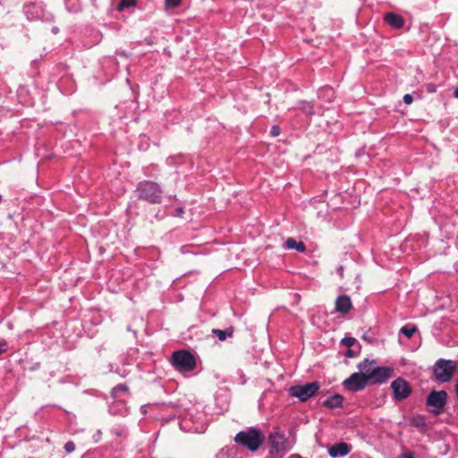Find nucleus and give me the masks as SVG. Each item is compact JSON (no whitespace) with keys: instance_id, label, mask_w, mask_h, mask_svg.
<instances>
[{"instance_id":"24","label":"nucleus","mask_w":458,"mask_h":458,"mask_svg":"<svg viewBox=\"0 0 458 458\" xmlns=\"http://www.w3.org/2000/svg\"><path fill=\"white\" fill-rule=\"evenodd\" d=\"M109 370L118 374L121 377H125L129 374V371L124 367L119 368L118 366L112 363L109 364Z\"/></svg>"},{"instance_id":"2","label":"nucleus","mask_w":458,"mask_h":458,"mask_svg":"<svg viewBox=\"0 0 458 458\" xmlns=\"http://www.w3.org/2000/svg\"><path fill=\"white\" fill-rule=\"evenodd\" d=\"M234 441L249 451L255 452L259 450L264 443L265 435L259 428L250 427L237 433Z\"/></svg>"},{"instance_id":"20","label":"nucleus","mask_w":458,"mask_h":458,"mask_svg":"<svg viewBox=\"0 0 458 458\" xmlns=\"http://www.w3.org/2000/svg\"><path fill=\"white\" fill-rule=\"evenodd\" d=\"M300 110L309 117H311L315 114L314 106L311 102L301 100L299 102Z\"/></svg>"},{"instance_id":"37","label":"nucleus","mask_w":458,"mask_h":458,"mask_svg":"<svg viewBox=\"0 0 458 458\" xmlns=\"http://www.w3.org/2000/svg\"><path fill=\"white\" fill-rule=\"evenodd\" d=\"M324 91L326 93H327L328 95H330L331 97H334L335 93H334V91H333V89L331 88H327V89H324Z\"/></svg>"},{"instance_id":"18","label":"nucleus","mask_w":458,"mask_h":458,"mask_svg":"<svg viewBox=\"0 0 458 458\" xmlns=\"http://www.w3.org/2000/svg\"><path fill=\"white\" fill-rule=\"evenodd\" d=\"M285 247L289 250H295L298 252H304L306 250V246L302 242H297L293 238H288L285 242Z\"/></svg>"},{"instance_id":"19","label":"nucleus","mask_w":458,"mask_h":458,"mask_svg":"<svg viewBox=\"0 0 458 458\" xmlns=\"http://www.w3.org/2000/svg\"><path fill=\"white\" fill-rule=\"evenodd\" d=\"M212 335H216L220 341H225L227 338L233 337V328L232 327L225 330L214 328L212 329Z\"/></svg>"},{"instance_id":"16","label":"nucleus","mask_w":458,"mask_h":458,"mask_svg":"<svg viewBox=\"0 0 458 458\" xmlns=\"http://www.w3.org/2000/svg\"><path fill=\"white\" fill-rule=\"evenodd\" d=\"M384 20L387 22L391 27L394 29H401L404 25L403 18L394 13H387L384 16Z\"/></svg>"},{"instance_id":"4","label":"nucleus","mask_w":458,"mask_h":458,"mask_svg":"<svg viewBox=\"0 0 458 458\" xmlns=\"http://www.w3.org/2000/svg\"><path fill=\"white\" fill-rule=\"evenodd\" d=\"M457 369V361L440 358L432 367L433 379L437 383H448L453 379Z\"/></svg>"},{"instance_id":"15","label":"nucleus","mask_w":458,"mask_h":458,"mask_svg":"<svg viewBox=\"0 0 458 458\" xmlns=\"http://www.w3.org/2000/svg\"><path fill=\"white\" fill-rule=\"evenodd\" d=\"M359 373H360L367 380L369 379V372L377 367L376 360L364 359L358 364Z\"/></svg>"},{"instance_id":"38","label":"nucleus","mask_w":458,"mask_h":458,"mask_svg":"<svg viewBox=\"0 0 458 458\" xmlns=\"http://www.w3.org/2000/svg\"><path fill=\"white\" fill-rule=\"evenodd\" d=\"M337 272H338L339 276H340L341 277H343V276H344V267H343V266H339V267H337Z\"/></svg>"},{"instance_id":"22","label":"nucleus","mask_w":458,"mask_h":458,"mask_svg":"<svg viewBox=\"0 0 458 458\" xmlns=\"http://www.w3.org/2000/svg\"><path fill=\"white\" fill-rule=\"evenodd\" d=\"M411 424L420 429V431H426L427 429V424L425 422V419L423 416H416V417H413L411 420Z\"/></svg>"},{"instance_id":"42","label":"nucleus","mask_w":458,"mask_h":458,"mask_svg":"<svg viewBox=\"0 0 458 458\" xmlns=\"http://www.w3.org/2000/svg\"><path fill=\"white\" fill-rule=\"evenodd\" d=\"M454 97L455 98H458V87H457V88L454 89Z\"/></svg>"},{"instance_id":"6","label":"nucleus","mask_w":458,"mask_h":458,"mask_svg":"<svg viewBox=\"0 0 458 458\" xmlns=\"http://www.w3.org/2000/svg\"><path fill=\"white\" fill-rule=\"evenodd\" d=\"M321 387L318 381H312L303 385H294L288 388V394L292 397H296L300 402H307L310 398L315 396Z\"/></svg>"},{"instance_id":"21","label":"nucleus","mask_w":458,"mask_h":458,"mask_svg":"<svg viewBox=\"0 0 458 458\" xmlns=\"http://www.w3.org/2000/svg\"><path fill=\"white\" fill-rule=\"evenodd\" d=\"M110 431L112 435L118 437L126 438L128 437V428L124 425H114Z\"/></svg>"},{"instance_id":"23","label":"nucleus","mask_w":458,"mask_h":458,"mask_svg":"<svg viewBox=\"0 0 458 458\" xmlns=\"http://www.w3.org/2000/svg\"><path fill=\"white\" fill-rule=\"evenodd\" d=\"M418 330L414 325H406L401 327L399 334L405 335L407 338H411L414 333Z\"/></svg>"},{"instance_id":"39","label":"nucleus","mask_w":458,"mask_h":458,"mask_svg":"<svg viewBox=\"0 0 458 458\" xmlns=\"http://www.w3.org/2000/svg\"><path fill=\"white\" fill-rule=\"evenodd\" d=\"M428 90L429 92H434V91H436V88H435V86H434V85H428Z\"/></svg>"},{"instance_id":"14","label":"nucleus","mask_w":458,"mask_h":458,"mask_svg":"<svg viewBox=\"0 0 458 458\" xmlns=\"http://www.w3.org/2000/svg\"><path fill=\"white\" fill-rule=\"evenodd\" d=\"M335 305L337 312L347 313L352 309L351 298L346 294L339 295Z\"/></svg>"},{"instance_id":"3","label":"nucleus","mask_w":458,"mask_h":458,"mask_svg":"<svg viewBox=\"0 0 458 458\" xmlns=\"http://www.w3.org/2000/svg\"><path fill=\"white\" fill-rule=\"evenodd\" d=\"M267 449L271 458H283L284 456L291 446L284 431L276 428L268 434Z\"/></svg>"},{"instance_id":"33","label":"nucleus","mask_w":458,"mask_h":458,"mask_svg":"<svg viewBox=\"0 0 458 458\" xmlns=\"http://www.w3.org/2000/svg\"><path fill=\"white\" fill-rule=\"evenodd\" d=\"M183 214H184V208L182 207H178L175 208L174 216L182 217L183 216Z\"/></svg>"},{"instance_id":"44","label":"nucleus","mask_w":458,"mask_h":458,"mask_svg":"<svg viewBox=\"0 0 458 458\" xmlns=\"http://www.w3.org/2000/svg\"><path fill=\"white\" fill-rule=\"evenodd\" d=\"M155 217L157 219V220H160L163 218V216H160L159 213H157Z\"/></svg>"},{"instance_id":"35","label":"nucleus","mask_w":458,"mask_h":458,"mask_svg":"<svg viewBox=\"0 0 458 458\" xmlns=\"http://www.w3.org/2000/svg\"><path fill=\"white\" fill-rule=\"evenodd\" d=\"M401 458H415L413 454L411 452H405L402 454Z\"/></svg>"},{"instance_id":"34","label":"nucleus","mask_w":458,"mask_h":458,"mask_svg":"<svg viewBox=\"0 0 458 458\" xmlns=\"http://www.w3.org/2000/svg\"><path fill=\"white\" fill-rule=\"evenodd\" d=\"M413 101V97L410 94H405L403 96V102L406 104V105H411Z\"/></svg>"},{"instance_id":"26","label":"nucleus","mask_w":458,"mask_h":458,"mask_svg":"<svg viewBox=\"0 0 458 458\" xmlns=\"http://www.w3.org/2000/svg\"><path fill=\"white\" fill-rule=\"evenodd\" d=\"M356 343V339L352 336L344 337L341 340V344L346 347H352Z\"/></svg>"},{"instance_id":"36","label":"nucleus","mask_w":458,"mask_h":458,"mask_svg":"<svg viewBox=\"0 0 458 458\" xmlns=\"http://www.w3.org/2000/svg\"><path fill=\"white\" fill-rule=\"evenodd\" d=\"M109 412H110L111 414H113V415H116V414L118 413V411H117V409H116L115 405H111V406L109 407Z\"/></svg>"},{"instance_id":"1","label":"nucleus","mask_w":458,"mask_h":458,"mask_svg":"<svg viewBox=\"0 0 458 458\" xmlns=\"http://www.w3.org/2000/svg\"><path fill=\"white\" fill-rule=\"evenodd\" d=\"M135 193L138 199L150 204H160L162 202L163 190L160 184L156 182L148 180L140 182L137 184Z\"/></svg>"},{"instance_id":"43","label":"nucleus","mask_w":458,"mask_h":458,"mask_svg":"<svg viewBox=\"0 0 458 458\" xmlns=\"http://www.w3.org/2000/svg\"><path fill=\"white\" fill-rule=\"evenodd\" d=\"M58 31H59V30H58V28H57V27H54V28L52 29V32H53L54 34H56Z\"/></svg>"},{"instance_id":"13","label":"nucleus","mask_w":458,"mask_h":458,"mask_svg":"<svg viewBox=\"0 0 458 458\" xmlns=\"http://www.w3.org/2000/svg\"><path fill=\"white\" fill-rule=\"evenodd\" d=\"M352 451L351 445L345 442H340L331 445L328 448V454L332 458L344 457Z\"/></svg>"},{"instance_id":"27","label":"nucleus","mask_w":458,"mask_h":458,"mask_svg":"<svg viewBox=\"0 0 458 458\" xmlns=\"http://www.w3.org/2000/svg\"><path fill=\"white\" fill-rule=\"evenodd\" d=\"M66 453L71 454L75 450V444L72 441H68L64 446Z\"/></svg>"},{"instance_id":"32","label":"nucleus","mask_w":458,"mask_h":458,"mask_svg":"<svg viewBox=\"0 0 458 458\" xmlns=\"http://www.w3.org/2000/svg\"><path fill=\"white\" fill-rule=\"evenodd\" d=\"M358 354H359L358 352H354L352 349H350V348L344 353L345 357H347V358H354V357H357Z\"/></svg>"},{"instance_id":"17","label":"nucleus","mask_w":458,"mask_h":458,"mask_svg":"<svg viewBox=\"0 0 458 458\" xmlns=\"http://www.w3.org/2000/svg\"><path fill=\"white\" fill-rule=\"evenodd\" d=\"M343 403L344 397L339 394H335L323 401L322 405L329 409H335L342 407Z\"/></svg>"},{"instance_id":"12","label":"nucleus","mask_w":458,"mask_h":458,"mask_svg":"<svg viewBox=\"0 0 458 458\" xmlns=\"http://www.w3.org/2000/svg\"><path fill=\"white\" fill-rule=\"evenodd\" d=\"M111 396L117 403L125 405L130 397L129 387L126 384H118L111 390Z\"/></svg>"},{"instance_id":"30","label":"nucleus","mask_w":458,"mask_h":458,"mask_svg":"<svg viewBox=\"0 0 458 458\" xmlns=\"http://www.w3.org/2000/svg\"><path fill=\"white\" fill-rule=\"evenodd\" d=\"M7 348H8V343L6 342V340L0 338V355L6 352Z\"/></svg>"},{"instance_id":"29","label":"nucleus","mask_w":458,"mask_h":458,"mask_svg":"<svg viewBox=\"0 0 458 458\" xmlns=\"http://www.w3.org/2000/svg\"><path fill=\"white\" fill-rule=\"evenodd\" d=\"M176 159H177L176 157H168L165 160V164L169 166H176L181 163V162H177Z\"/></svg>"},{"instance_id":"28","label":"nucleus","mask_w":458,"mask_h":458,"mask_svg":"<svg viewBox=\"0 0 458 458\" xmlns=\"http://www.w3.org/2000/svg\"><path fill=\"white\" fill-rule=\"evenodd\" d=\"M181 4V0H165V5L168 8L178 7Z\"/></svg>"},{"instance_id":"40","label":"nucleus","mask_w":458,"mask_h":458,"mask_svg":"<svg viewBox=\"0 0 458 458\" xmlns=\"http://www.w3.org/2000/svg\"><path fill=\"white\" fill-rule=\"evenodd\" d=\"M288 458H303V457L298 454H293Z\"/></svg>"},{"instance_id":"10","label":"nucleus","mask_w":458,"mask_h":458,"mask_svg":"<svg viewBox=\"0 0 458 458\" xmlns=\"http://www.w3.org/2000/svg\"><path fill=\"white\" fill-rule=\"evenodd\" d=\"M368 385V380L359 372L352 373L343 382L344 387L351 392L361 391Z\"/></svg>"},{"instance_id":"9","label":"nucleus","mask_w":458,"mask_h":458,"mask_svg":"<svg viewBox=\"0 0 458 458\" xmlns=\"http://www.w3.org/2000/svg\"><path fill=\"white\" fill-rule=\"evenodd\" d=\"M391 388L396 401L405 400L411 394L410 384L403 377H397L391 382Z\"/></svg>"},{"instance_id":"11","label":"nucleus","mask_w":458,"mask_h":458,"mask_svg":"<svg viewBox=\"0 0 458 458\" xmlns=\"http://www.w3.org/2000/svg\"><path fill=\"white\" fill-rule=\"evenodd\" d=\"M23 13L29 21L42 19L44 9L39 3H29L23 6Z\"/></svg>"},{"instance_id":"5","label":"nucleus","mask_w":458,"mask_h":458,"mask_svg":"<svg viewBox=\"0 0 458 458\" xmlns=\"http://www.w3.org/2000/svg\"><path fill=\"white\" fill-rule=\"evenodd\" d=\"M173 367L181 373L191 372L196 368V359L187 350L175 351L172 354Z\"/></svg>"},{"instance_id":"7","label":"nucleus","mask_w":458,"mask_h":458,"mask_svg":"<svg viewBox=\"0 0 458 458\" xmlns=\"http://www.w3.org/2000/svg\"><path fill=\"white\" fill-rule=\"evenodd\" d=\"M447 402V393L444 390H431L426 399V405L429 407L430 413L435 415L441 414Z\"/></svg>"},{"instance_id":"8","label":"nucleus","mask_w":458,"mask_h":458,"mask_svg":"<svg viewBox=\"0 0 458 458\" xmlns=\"http://www.w3.org/2000/svg\"><path fill=\"white\" fill-rule=\"evenodd\" d=\"M391 367H375L370 372L368 379L369 385H382L386 383L393 374Z\"/></svg>"},{"instance_id":"25","label":"nucleus","mask_w":458,"mask_h":458,"mask_svg":"<svg viewBox=\"0 0 458 458\" xmlns=\"http://www.w3.org/2000/svg\"><path fill=\"white\" fill-rule=\"evenodd\" d=\"M137 1L138 0H121L117 6V9L119 11H123L125 8L131 7L136 4Z\"/></svg>"},{"instance_id":"31","label":"nucleus","mask_w":458,"mask_h":458,"mask_svg":"<svg viewBox=\"0 0 458 458\" xmlns=\"http://www.w3.org/2000/svg\"><path fill=\"white\" fill-rule=\"evenodd\" d=\"M281 133V129L278 125H273L270 130V135L272 137H277Z\"/></svg>"},{"instance_id":"41","label":"nucleus","mask_w":458,"mask_h":458,"mask_svg":"<svg viewBox=\"0 0 458 458\" xmlns=\"http://www.w3.org/2000/svg\"><path fill=\"white\" fill-rule=\"evenodd\" d=\"M454 391H455L456 397L458 398V378L454 385Z\"/></svg>"}]
</instances>
